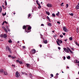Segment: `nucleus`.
Instances as JSON below:
<instances>
[{
    "label": "nucleus",
    "mask_w": 79,
    "mask_h": 79,
    "mask_svg": "<svg viewBox=\"0 0 79 79\" xmlns=\"http://www.w3.org/2000/svg\"><path fill=\"white\" fill-rule=\"evenodd\" d=\"M2 29H5L6 28H5V27H2Z\"/></svg>",
    "instance_id": "obj_47"
},
{
    "label": "nucleus",
    "mask_w": 79,
    "mask_h": 79,
    "mask_svg": "<svg viewBox=\"0 0 79 79\" xmlns=\"http://www.w3.org/2000/svg\"><path fill=\"white\" fill-rule=\"evenodd\" d=\"M75 43L76 44V45H77L78 44V43H77V41H75Z\"/></svg>",
    "instance_id": "obj_38"
},
{
    "label": "nucleus",
    "mask_w": 79,
    "mask_h": 79,
    "mask_svg": "<svg viewBox=\"0 0 79 79\" xmlns=\"http://www.w3.org/2000/svg\"><path fill=\"white\" fill-rule=\"evenodd\" d=\"M63 49L65 51V52H66V53H69V51L68 50L66 49V48H63Z\"/></svg>",
    "instance_id": "obj_4"
},
{
    "label": "nucleus",
    "mask_w": 79,
    "mask_h": 79,
    "mask_svg": "<svg viewBox=\"0 0 79 79\" xmlns=\"http://www.w3.org/2000/svg\"><path fill=\"white\" fill-rule=\"evenodd\" d=\"M4 74L5 75H8V73H7V72H4Z\"/></svg>",
    "instance_id": "obj_22"
},
{
    "label": "nucleus",
    "mask_w": 79,
    "mask_h": 79,
    "mask_svg": "<svg viewBox=\"0 0 79 79\" xmlns=\"http://www.w3.org/2000/svg\"><path fill=\"white\" fill-rule=\"evenodd\" d=\"M6 50H9L10 53H11V49L8 46H7L6 47Z\"/></svg>",
    "instance_id": "obj_1"
},
{
    "label": "nucleus",
    "mask_w": 79,
    "mask_h": 79,
    "mask_svg": "<svg viewBox=\"0 0 79 79\" xmlns=\"http://www.w3.org/2000/svg\"><path fill=\"white\" fill-rule=\"evenodd\" d=\"M60 13V12H59L58 11L57 12V13L56 14V16H59V14Z\"/></svg>",
    "instance_id": "obj_18"
},
{
    "label": "nucleus",
    "mask_w": 79,
    "mask_h": 79,
    "mask_svg": "<svg viewBox=\"0 0 79 79\" xmlns=\"http://www.w3.org/2000/svg\"><path fill=\"white\" fill-rule=\"evenodd\" d=\"M29 77L31 78V77H32V74L31 73H30L29 74Z\"/></svg>",
    "instance_id": "obj_17"
},
{
    "label": "nucleus",
    "mask_w": 79,
    "mask_h": 79,
    "mask_svg": "<svg viewBox=\"0 0 79 79\" xmlns=\"http://www.w3.org/2000/svg\"><path fill=\"white\" fill-rule=\"evenodd\" d=\"M26 65H27V68H29L30 67V64H27Z\"/></svg>",
    "instance_id": "obj_12"
},
{
    "label": "nucleus",
    "mask_w": 79,
    "mask_h": 79,
    "mask_svg": "<svg viewBox=\"0 0 79 79\" xmlns=\"http://www.w3.org/2000/svg\"><path fill=\"white\" fill-rule=\"evenodd\" d=\"M25 75H26V76H27V74L26 73H25Z\"/></svg>",
    "instance_id": "obj_62"
},
{
    "label": "nucleus",
    "mask_w": 79,
    "mask_h": 79,
    "mask_svg": "<svg viewBox=\"0 0 79 79\" xmlns=\"http://www.w3.org/2000/svg\"><path fill=\"white\" fill-rule=\"evenodd\" d=\"M69 6V5H68V4H66V8H68V7Z\"/></svg>",
    "instance_id": "obj_39"
},
{
    "label": "nucleus",
    "mask_w": 79,
    "mask_h": 79,
    "mask_svg": "<svg viewBox=\"0 0 79 79\" xmlns=\"http://www.w3.org/2000/svg\"><path fill=\"white\" fill-rule=\"evenodd\" d=\"M47 40H45L44 41V43L45 44H47Z\"/></svg>",
    "instance_id": "obj_27"
},
{
    "label": "nucleus",
    "mask_w": 79,
    "mask_h": 79,
    "mask_svg": "<svg viewBox=\"0 0 79 79\" xmlns=\"http://www.w3.org/2000/svg\"><path fill=\"white\" fill-rule=\"evenodd\" d=\"M77 62H78V60H76V63H77Z\"/></svg>",
    "instance_id": "obj_44"
},
{
    "label": "nucleus",
    "mask_w": 79,
    "mask_h": 79,
    "mask_svg": "<svg viewBox=\"0 0 79 79\" xmlns=\"http://www.w3.org/2000/svg\"><path fill=\"white\" fill-rule=\"evenodd\" d=\"M28 30H30V29H31V27L29 26L28 25Z\"/></svg>",
    "instance_id": "obj_14"
},
{
    "label": "nucleus",
    "mask_w": 79,
    "mask_h": 79,
    "mask_svg": "<svg viewBox=\"0 0 79 79\" xmlns=\"http://www.w3.org/2000/svg\"><path fill=\"white\" fill-rule=\"evenodd\" d=\"M29 26V25H26V26L24 25L23 26V29H27V27H28Z\"/></svg>",
    "instance_id": "obj_6"
},
{
    "label": "nucleus",
    "mask_w": 79,
    "mask_h": 79,
    "mask_svg": "<svg viewBox=\"0 0 79 79\" xmlns=\"http://www.w3.org/2000/svg\"><path fill=\"white\" fill-rule=\"evenodd\" d=\"M46 5L47 6H48V7H50L51 8L52 6V4L50 3H48V4H47Z\"/></svg>",
    "instance_id": "obj_5"
},
{
    "label": "nucleus",
    "mask_w": 79,
    "mask_h": 79,
    "mask_svg": "<svg viewBox=\"0 0 79 79\" xmlns=\"http://www.w3.org/2000/svg\"><path fill=\"white\" fill-rule=\"evenodd\" d=\"M57 40H58L57 41H58L59 42H60V44H62L63 43V41H62L61 40L57 39Z\"/></svg>",
    "instance_id": "obj_11"
},
{
    "label": "nucleus",
    "mask_w": 79,
    "mask_h": 79,
    "mask_svg": "<svg viewBox=\"0 0 79 79\" xmlns=\"http://www.w3.org/2000/svg\"><path fill=\"white\" fill-rule=\"evenodd\" d=\"M41 26H44V24H42L41 25Z\"/></svg>",
    "instance_id": "obj_55"
},
{
    "label": "nucleus",
    "mask_w": 79,
    "mask_h": 79,
    "mask_svg": "<svg viewBox=\"0 0 79 79\" xmlns=\"http://www.w3.org/2000/svg\"><path fill=\"white\" fill-rule=\"evenodd\" d=\"M71 49H72V50H73V51H74V48H71Z\"/></svg>",
    "instance_id": "obj_52"
},
{
    "label": "nucleus",
    "mask_w": 79,
    "mask_h": 79,
    "mask_svg": "<svg viewBox=\"0 0 79 79\" xmlns=\"http://www.w3.org/2000/svg\"><path fill=\"white\" fill-rule=\"evenodd\" d=\"M65 59H66V57H65V56H64V60H65Z\"/></svg>",
    "instance_id": "obj_49"
},
{
    "label": "nucleus",
    "mask_w": 79,
    "mask_h": 79,
    "mask_svg": "<svg viewBox=\"0 0 79 79\" xmlns=\"http://www.w3.org/2000/svg\"><path fill=\"white\" fill-rule=\"evenodd\" d=\"M4 23H5L4 22H3L2 23V25H3V24H4Z\"/></svg>",
    "instance_id": "obj_57"
},
{
    "label": "nucleus",
    "mask_w": 79,
    "mask_h": 79,
    "mask_svg": "<svg viewBox=\"0 0 79 79\" xmlns=\"http://www.w3.org/2000/svg\"><path fill=\"white\" fill-rule=\"evenodd\" d=\"M57 23H58V24H60V22L59 21H58L57 22Z\"/></svg>",
    "instance_id": "obj_51"
},
{
    "label": "nucleus",
    "mask_w": 79,
    "mask_h": 79,
    "mask_svg": "<svg viewBox=\"0 0 79 79\" xmlns=\"http://www.w3.org/2000/svg\"><path fill=\"white\" fill-rule=\"evenodd\" d=\"M54 37H56V35H54Z\"/></svg>",
    "instance_id": "obj_59"
},
{
    "label": "nucleus",
    "mask_w": 79,
    "mask_h": 79,
    "mask_svg": "<svg viewBox=\"0 0 79 79\" xmlns=\"http://www.w3.org/2000/svg\"><path fill=\"white\" fill-rule=\"evenodd\" d=\"M77 63H79V61L77 62Z\"/></svg>",
    "instance_id": "obj_64"
},
{
    "label": "nucleus",
    "mask_w": 79,
    "mask_h": 79,
    "mask_svg": "<svg viewBox=\"0 0 79 79\" xmlns=\"http://www.w3.org/2000/svg\"><path fill=\"white\" fill-rule=\"evenodd\" d=\"M56 42L58 45H59V46H60V44H59V43L57 41H56Z\"/></svg>",
    "instance_id": "obj_19"
},
{
    "label": "nucleus",
    "mask_w": 79,
    "mask_h": 79,
    "mask_svg": "<svg viewBox=\"0 0 79 79\" xmlns=\"http://www.w3.org/2000/svg\"><path fill=\"white\" fill-rule=\"evenodd\" d=\"M4 23H6V24H8V23H7V22L6 21H5L4 22Z\"/></svg>",
    "instance_id": "obj_42"
},
{
    "label": "nucleus",
    "mask_w": 79,
    "mask_h": 79,
    "mask_svg": "<svg viewBox=\"0 0 79 79\" xmlns=\"http://www.w3.org/2000/svg\"><path fill=\"white\" fill-rule=\"evenodd\" d=\"M77 45V46H78V47H79V44H78Z\"/></svg>",
    "instance_id": "obj_63"
},
{
    "label": "nucleus",
    "mask_w": 79,
    "mask_h": 79,
    "mask_svg": "<svg viewBox=\"0 0 79 79\" xmlns=\"http://www.w3.org/2000/svg\"><path fill=\"white\" fill-rule=\"evenodd\" d=\"M5 3L6 6V5H7V2H6V1H5Z\"/></svg>",
    "instance_id": "obj_34"
},
{
    "label": "nucleus",
    "mask_w": 79,
    "mask_h": 79,
    "mask_svg": "<svg viewBox=\"0 0 79 79\" xmlns=\"http://www.w3.org/2000/svg\"><path fill=\"white\" fill-rule=\"evenodd\" d=\"M67 59L70 60V59L71 58V57H70V56H69L67 57Z\"/></svg>",
    "instance_id": "obj_21"
},
{
    "label": "nucleus",
    "mask_w": 79,
    "mask_h": 79,
    "mask_svg": "<svg viewBox=\"0 0 79 79\" xmlns=\"http://www.w3.org/2000/svg\"><path fill=\"white\" fill-rule=\"evenodd\" d=\"M62 34L64 35H66V34H65L64 33H63Z\"/></svg>",
    "instance_id": "obj_48"
},
{
    "label": "nucleus",
    "mask_w": 79,
    "mask_h": 79,
    "mask_svg": "<svg viewBox=\"0 0 79 79\" xmlns=\"http://www.w3.org/2000/svg\"><path fill=\"white\" fill-rule=\"evenodd\" d=\"M46 13L47 14V15H48V16L50 15V13H49V12H48V11H46Z\"/></svg>",
    "instance_id": "obj_15"
},
{
    "label": "nucleus",
    "mask_w": 79,
    "mask_h": 79,
    "mask_svg": "<svg viewBox=\"0 0 79 79\" xmlns=\"http://www.w3.org/2000/svg\"><path fill=\"white\" fill-rule=\"evenodd\" d=\"M52 15L53 16V17H55V14H54V13L52 14Z\"/></svg>",
    "instance_id": "obj_36"
},
{
    "label": "nucleus",
    "mask_w": 79,
    "mask_h": 79,
    "mask_svg": "<svg viewBox=\"0 0 79 79\" xmlns=\"http://www.w3.org/2000/svg\"><path fill=\"white\" fill-rule=\"evenodd\" d=\"M0 37L6 38V37H7V36L6 35V34H4L0 35Z\"/></svg>",
    "instance_id": "obj_3"
},
{
    "label": "nucleus",
    "mask_w": 79,
    "mask_h": 79,
    "mask_svg": "<svg viewBox=\"0 0 79 79\" xmlns=\"http://www.w3.org/2000/svg\"><path fill=\"white\" fill-rule=\"evenodd\" d=\"M50 76L51 77H53V75L52 74H51Z\"/></svg>",
    "instance_id": "obj_40"
},
{
    "label": "nucleus",
    "mask_w": 79,
    "mask_h": 79,
    "mask_svg": "<svg viewBox=\"0 0 79 79\" xmlns=\"http://www.w3.org/2000/svg\"><path fill=\"white\" fill-rule=\"evenodd\" d=\"M48 26H52V24H51V23H49L48 24Z\"/></svg>",
    "instance_id": "obj_25"
},
{
    "label": "nucleus",
    "mask_w": 79,
    "mask_h": 79,
    "mask_svg": "<svg viewBox=\"0 0 79 79\" xmlns=\"http://www.w3.org/2000/svg\"><path fill=\"white\" fill-rule=\"evenodd\" d=\"M46 18L47 19L49 20V21H50V18H49V17H48V16H47Z\"/></svg>",
    "instance_id": "obj_26"
},
{
    "label": "nucleus",
    "mask_w": 79,
    "mask_h": 79,
    "mask_svg": "<svg viewBox=\"0 0 79 79\" xmlns=\"http://www.w3.org/2000/svg\"><path fill=\"white\" fill-rule=\"evenodd\" d=\"M12 66H14V68L15 67V65H14L13 64L12 65Z\"/></svg>",
    "instance_id": "obj_61"
},
{
    "label": "nucleus",
    "mask_w": 79,
    "mask_h": 79,
    "mask_svg": "<svg viewBox=\"0 0 79 79\" xmlns=\"http://www.w3.org/2000/svg\"><path fill=\"white\" fill-rule=\"evenodd\" d=\"M4 31H5L6 32V33H8V31H7V30L6 29V28L4 29Z\"/></svg>",
    "instance_id": "obj_35"
},
{
    "label": "nucleus",
    "mask_w": 79,
    "mask_h": 79,
    "mask_svg": "<svg viewBox=\"0 0 79 79\" xmlns=\"http://www.w3.org/2000/svg\"><path fill=\"white\" fill-rule=\"evenodd\" d=\"M31 53H33V54L35 53V49H33L31 51Z\"/></svg>",
    "instance_id": "obj_9"
},
{
    "label": "nucleus",
    "mask_w": 79,
    "mask_h": 79,
    "mask_svg": "<svg viewBox=\"0 0 79 79\" xmlns=\"http://www.w3.org/2000/svg\"><path fill=\"white\" fill-rule=\"evenodd\" d=\"M64 40L65 42H66L67 40H68V39Z\"/></svg>",
    "instance_id": "obj_56"
},
{
    "label": "nucleus",
    "mask_w": 79,
    "mask_h": 79,
    "mask_svg": "<svg viewBox=\"0 0 79 79\" xmlns=\"http://www.w3.org/2000/svg\"><path fill=\"white\" fill-rule=\"evenodd\" d=\"M63 29L64 31H65V32H68V30L66 28V27H63Z\"/></svg>",
    "instance_id": "obj_2"
},
{
    "label": "nucleus",
    "mask_w": 79,
    "mask_h": 79,
    "mask_svg": "<svg viewBox=\"0 0 79 79\" xmlns=\"http://www.w3.org/2000/svg\"><path fill=\"white\" fill-rule=\"evenodd\" d=\"M8 42H9V43H11V42H12V41L11 40H9Z\"/></svg>",
    "instance_id": "obj_31"
},
{
    "label": "nucleus",
    "mask_w": 79,
    "mask_h": 79,
    "mask_svg": "<svg viewBox=\"0 0 79 79\" xmlns=\"http://www.w3.org/2000/svg\"><path fill=\"white\" fill-rule=\"evenodd\" d=\"M14 58H16V57H13L12 58V59H14Z\"/></svg>",
    "instance_id": "obj_58"
},
{
    "label": "nucleus",
    "mask_w": 79,
    "mask_h": 79,
    "mask_svg": "<svg viewBox=\"0 0 79 79\" xmlns=\"http://www.w3.org/2000/svg\"><path fill=\"white\" fill-rule=\"evenodd\" d=\"M31 16V14H29V15H28V18H29V17H30V16Z\"/></svg>",
    "instance_id": "obj_33"
},
{
    "label": "nucleus",
    "mask_w": 79,
    "mask_h": 79,
    "mask_svg": "<svg viewBox=\"0 0 79 79\" xmlns=\"http://www.w3.org/2000/svg\"><path fill=\"white\" fill-rule=\"evenodd\" d=\"M15 77H19L18 71H17L15 73Z\"/></svg>",
    "instance_id": "obj_8"
},
{
    "label": "nucleus",
    "mask_w": 79,
    "mask_h": 79,
    "mask_svg": "<svg viewBox=\"0 0 79 79\" xmlns=\"http://www.w3.org/2000/svg\"><path fill=\"white\" fill-rule=\"evenodd\" d=\"M67 49H68V50H69L70 49V48H69L67 47Z\"/></svg>",
    "instance_id": "obj_41"
},
{
    "label": "nucleus",
    "mask_w": 79,
    "mask_h": 79,
    "mask_svg": "<svg viewBox=\"0 0 79 79\" xmlns=\"http://www.w3.org/2000/svg\"><path fill=\"white\" fill-rule=\"evenodd\" d=\"M69 52H70L71 53H73V51H71V49L69 50Z\"/></svg>",
    "instance_id": "obj_29"
},
{
    "label": "nucleus",
    "mask_w": 79,
    "mask_h": 79,
    "mask_svg": "<svg viewBox=\"0 0 79 79\" xmlns=\"http://www.w3.org/2000/svg\"><path fill=\"white\" fill-rule=\"evenodd\" d=\"M11 55H9L8 56V57H9V58L11 57Z\"/></svg>",
    "instance_id": "obj_54"
},
{
    "label": "nucleus",
    "mask_w": 79,
    "mask_h": 79,
    "mask_svg": "<svg viewBox=\"0 0 79 79\" xmlns=\"http://www.w3.org/2000/svg\"><path fill=\"white\" fill-rule=\"evenodd\" d=\"M6 29H8V26H6Z\"/></svg>",
    "instance_id": "obj_53"
},
{
    "label": "nucleus",
    "mask_w": 79,
    "mask_h": 79,
    "mask_svg": "<svg viewBox=\"0 0 79 79\" xmlns=\"http://www.w3.org/2000/svg\"><path fill=\"white\" fill-rule=\"evenodd\" d=\"M2 15L3 16H5V15H6V12H5V14L2 13Z\"/></svg>",
    "instance_id": "obj_23"
},
{
    "label": "nucleus",
    "mask_w": 79,
    "mask_h": 79,
    "mask_svg": "<svg viewBox=\"0 0 79 79\" xmlns=\"http://www.w3.org/2000/svg\"><path fill=\"white\" fill-rule=\"evenodd\" d=\"M69 15H70V16H73V14L72 13L71 14H69Z\"/></svg>",
    "instance_id": "obj_28"
},
{
    "label": "nucleus",
    "mask_w": 79,
    "mask_h": 79,
    "mask_svg": "<svg viewBox=\"0 0 79 79\" xmlns=\"http://www.w3.org/2000/svg\"><path fill=\"white\" fill-rule=\"evenodd\" d=\"M69 39L70 40H73V38H72V37H70Z\"/></svg>",
    "instance_id": "obj_30"
},
{
    "label": "nucleus",
    "mask_w": 79,
    "mask_h": 79,
    "mask_svg": "<svg viewBox=\"0 0 79 79\" xmlns=\"http://www.w3.org/2000/svg\"><path fill=\"white\" fill-rule=\"evenodd\" d=\"M77 10H79V2L78 3L77 5L75 8Z\"/></svg>",
    "instance_id": "obj_7"
},
{
    "label": "nucleus",
    "mask_w": 79,
    "mask_h": 79,
    "mask_svg": "<svg viewBox=\"0 0 79 79\" xmlns=\"http://www.w3.org/2000/svg\"><path fill=\"white\" fill-rule=\"evenodd\" d=\"M58 48L59 49V50H61V48L60 47H58Z\"/></svg>",
    "instance_id": "obj_45"
},
{
    "label": "nucleus",
    "mask_w": 79,
    "mask_h": 79,
    "mask_svg": "<svg viewBox=\"0 0 79 79\" xmlns=\"http://www.w3.org/2000/svg\"><path fill=\"white\" fill-rule=\"evenodd\" d=\"M2 7L0 6V13L2 12Z\"/></svg>",
    "instance_id": "obj_20"
},
{
    "label": "nucleus",
    "mask_w": 79,
    "mask_h": 79,
    "mask_svg": "<svg viewBox=\"0 0 79 79\" xmlns=\"http://www.w3.org/2000/svg\"><path fill=\"white\" fill-rule=\"evenodd\" d=\"M22 47L23 48H26V47H25V46H23Z\"/></svg>",
    "instance_id": "obj_50"
},
{
    "label": "nucleus",
    "mask_w": 79,
    "mask_h": 79,
    "mask_svg": "<svg viewBox=\"0 0 79 79\" xmlns=\"http://www.w3.org/2000/svg\"><path fill=\"white\" fill-rule=\"evenodd\" d=\"M60 37L61 38H63V35H60Z\"/></svg>",
    "instance_id": "obj_24"
},
{
    "label": "nucleus",
    "mask_w": 79,
    "mask_h": 79,
    "mask_svg": "<svg viewBox=\"0 0 79 79\" xmlns=\"http://www.w3.org/2000/svg\"><path fill=\"white\" fill-rule=\"evenodd\" d=\"M64 4V3L62 2L61 4H60L61 6H62V5Z\"/></svg>",
    "instance_id": "obj_46"
},
{
    "label": "nucleus",
    "mask_w": 79,
    "mask_h": 79,
    "mask_svg": "<svg viewBox=\"0 0 79 79\" xmlns=\"http://www.w3.org/2000/svg\"><path fill=\"white\" fill-rule=\"evenodd\" d=\"M40 48H41V47H42V45L40 44Z\"/></svg>",
    "instance_id": "obj_60"
},
{
    "label": "nucleus",
    "mask_w": 79,
    "mask_h": 79,
    "mask_svg": "<svg viewBox=\"0 0 79 79\" xmlns=\"http://www.w3.org/2000/svg\"><path fill=\"white\" fill-rule=\"evenodd\" d=\"M16 61L17 62V63H20V64H23V62H22V61H20L19 60H16Z\"/></svg>",
    "instance_id": "obj_10"
},
{
    "label": "nucleus",
    "mask_w": 79,
    "mask_h": 79,
    "mask_svg": "<svg viewBox=\"0 0 79 79\" xmlns=\"http://www.w3.org/2000/svg\"><path fill=\"white\" fill-rule=\"evenodd\" d=\"M0 72L1 73H3V69H0Z\"/></svg>",
    "instance_id": "obj_16"
},
{
    "label": "nucleus",
    "mask_w": 79,
    "mask_h": 79,
    "mask_svg": "<svg viewBox=\"0 0 79 79\" xmlns=\"http://www.w3.org/2000/svg\"><path fill=\"white\" fill-rule=\"evenodd\" d=\"M38 5L39 6L38 7V8H39V9H40V8H41V7H42V6H40V4H39Z\"/></svg>",
    "instance_id": "obj_13"
},
{
    "label": "nucleus",
    "mask_w": 79,
    "mask_h": 79,
    "mask_svg": "<svg viewBox=\"0 0 79 79\" xmlns=\"http://www.w3.org/2000/svg\"><path fill=\"white\" fill-rule=\"evenodd\" d=\"M21 73H22V74H25V73H24V72H22Z\"/></svg>",
    "instance_id": "obj_43"
},
{
    "label": "nucleus",
    "mask_w": 79,
    "mask_h": 79,
    "mask_svg": "<svg viewBox=\"0 0 79 79\" xmlns=\"http://www.w3.org/2000/svg\"><path fill=\"white\" fill-rule=\"evenodd\" d=\"M36 3H37V5L39 4V2H38V0H36Z\"/></svg>",
    "instance_id": "obj_37"
},
{
    "label": "nucleus",
    "mask_w": 79,
    "mask_h": 79,
    "mask_svg": "<svg viewBox=\"0 0 79 79\" xmlns=\"http://www.w3.org/2000/svg\"><path fill=\"white\" fill-rule=\"evenodd\" d=\"M58 77V75H56V76L55 77V79H57Z\"/></svg>",
    "instance_id": "obj_32"
}]
</instances>
